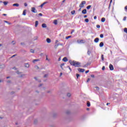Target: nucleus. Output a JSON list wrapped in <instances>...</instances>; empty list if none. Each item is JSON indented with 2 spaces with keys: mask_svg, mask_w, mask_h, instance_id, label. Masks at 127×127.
Returning <instances> with one entry per match:
<instances>
[{
  "mask_svg": "<svg viewBox=\"0 0 127 127\" xmlns=\"http://www.w3.org/2000/svg\"><path fill=\"white\" fill-rule=\"evenodd\" d=\"M123 20L125 21L126 20H127V17H124V18H123Z\"/></svg>",
  "mask_w": 127,
  "mask_h": 127,
  "instance_id": "obj_39",
  "label": "nucleus"
},
{
  "mask_svg": "<svg viewBox=\"0 0 127 127\" xmlns=\"http://www.w3.org/2000/svg\"><path fill=\"white\" fill-rule=\"evenodd\" d=\"M101 60L104 61V55H101Z\"/></svg>",
  "mask_w": 127,
  "mask_h": 127,
  "instance_id": "obj_29",
  "label": "nucleus"
},
{
  "mask_svg": "<svg viewBox=\"0 0 127 127\" xmlns=\"http://www.w3.org/2000/svg\"><path fill=\"white\" fill-rule=\"evenodd\" d=\"M46 60H47L48 61H49V60L48 59V57L47 56H46Z\"/></svg>",
  "mask_w": 127,
  "mask_h": 127,
  "instance_id": "obj_44",
  "label": "nucleus"
},
{
  "mask_svg": "<svg viewBox=\"0 0 127 127\" xmlns=\"http://www.w3.org/2000/svg\"><path fill=\"white\" fill-rule=\"evenodd\" d=\"M100 47H103L104 46V43L103 42H101L99 44Z\"/></svg>",
  "mask_w": 127,
  "mask_h": 127,
  "instance_id": "obj_16",
  "label": "nucleus"
},
{
  "mask_svg": "<svg viewBox=\"0 0 127 127\" xmlns=\"http://www.w3.org/2000/svg\"><path fill=\"white\" fill-rule=\"evenodd\" d=\"M47 76H48L47 74H45V75H44V78H46V77H47Z\"/></svg>",
  "mask_w": 127,
  "mask_h": 127,
  "instance_id": "obj_51",
  "label": "nucleus"
},
{
  "mask_svg": "<svg viewBox=\"0 0 127 127\" xmlns=\"http://www.w3.org/2000/svg\"><path fill=\"white\" fill-rule=\"evenodd\" d=\"M124 32H125V33H127V28H124Z\"/></svg>",
  "mask_w": 127,
  "mask_h": 127,
  "instance_id": "obj_25",
  "label": "nucleus"
},
{
  "mask_svg": "<svg viewBox=\"0 0 127 127\" xmlns=\"http://www.w3.org/2000/svg\"><path fill=\"white\" fill-rule=\"evenodd\" d=\"M89 72H90V70H86V71H85V73H86V74H87V73H89Z\"/></svg>",
  "mask_w": 127,
  "mask_h": 127,
  "instance_id": "obj_42",
  "label": "nucleus"
},
{
  "mask_svg": "<svg viewBox=\"0 0 127 127\" xmlns=\"http://www.w3.org/2000/svg\"><path fill=\"white\" fill-rule=\"evenodd\" d=\"M63 61H64V62H67V61H68V59H67L66 57H64L63 59Z\"/></svg>",
  "mask_w": 127,
  "mask_h": 127,
  "instance_id": "obj_11",
  "label": "nucleus"
},
{
  "mask_svg": "<svg viewBox=\"0 0 127 127\" xmlns=\"http://www.w3.org/2000/svg\"><path fill=\"white\" fill-rule=\"evenodd\" d=\"M7 83H10V81H7Z\"/></svg>",
  "mask_w": 127,
  "mask_h": 127,
  "instance_id": "obj_61",
  "label": "nucleus"
},
{
  "mask_svg": "<svg viewBox=\"0 0 127 127\" xmlns=\"http://www.w3.org/2000/svg\"><path fill=\"white\" fill-rule=\"evenodd\" d=\"M76 77H77V79H78L79 77H80V74L76 73Z\"/></svg>",
  "mask_w": 127,
  "mask_h": 127,
  "instance_id": "obj_32",
  "label": "nucleus"
},
{
  "mask_svg": "<svg viewBox=\"0 0 127 127\" xmlns=\"http://www.w3.org/2000/svg\"><path fill=\"white\" fill-rule=\"evenodd\" d=\"M112 2H113V0H110V4H109V8H110V7H111V4H112Z\"/></svg>",
  "mask_w": 127,
  "mask_h": 127,
  "instance_id": "obj_28",
  "label": "nucleus"
},
{
  "mask_svg": "<svg viewBox=\"0 0 127 127\" xmlns=\"http://www.w3.org/2000/svg\"><path fill=\"white\" fill-rule=\"evenodd\" d=\"M81 10V8L79 9V11H80Z\"/></svg>",
  "mask_w": 127,
  "mask_h": 127,
  "instance_id": "obj_64",
  "label": "nucleus"
},
{
  "mask_svg": "<svg viewBox=\"0 0 127 127\" xmlns=\"http://www.w3.org/2000/svg\"><path fill=\"white\" fill-rule=\"evenodd\" d=\"M3 15L4 16H6V14H3Z\"/></svg>",
  "mask_w": 127,
  "mask_h": 127,
  "instance_id": "obj_57",
  "label": "nucleus"
},
{
  "mask_svg": "<svg viewBox=\"0 0 127 127\" xmlns=\"http://www.w3.org/2000/svg\"><path fill=\"white\" fill-rule=\"evenodd\" d=\"M62 75H63V73L62 72H61V73H60V76L61 77V76H62Z\"/></svg>",
  "mask_w": 127,
  "mask_h": 127,
  "instance_id": "obj_50",
  "label": "nucleus"
},
{
  "mask_svg": "<svg viewBox=\"0 0 127 127\" xmlns=\"http://www.w3.org/2000/svg\"><path fill=\"white\" fill-rule=\"evenodd\" d=\"M75 12H76V11H75V10H73V11H71V13L72 15L75 14Z\"/></svg>",
  "mask_w": 127,
  "mask_h": 127,
  "instance_id": "obj_22",
  "label": "nucleus"
},
{
  "mask_svg": "<svg viewBox=\"0 0 127 127\" xmlns=\"http://www.w3.org/2000/svg\"><path fill=\"white\" fill-rule=\"evenodd\" d=\"M86 3V1H82L81 3L79 4V7L82 8V7H84V4Z\"/></svg>",
  "mask_w": 127,
  "mask_h": 127,
  "instance_id": "obj_2",
  "label": "nucleus"
},
{
  "mask_svg": "<svg viewBox=\"0 0 127 127\" xmlns=\"http://www.w3.org/2000/svg\"><path fill=\"white\" fill-rule=\"evenodd\" d=\"M15 56H16V55H13V56L11 57V58H12V57H15Z\"/></svg>",
  "mask_w": 127,
  "mask_h": 127,
  "instance_id": "obj_49",
  "label": "nucleus"
},
{
  "mask_svg": "<svg viewBox=\"0 0 127 127\" xmlns=\"http://www.w3.org/2000/svg\"><path fill=\"white\" fill-rule=\"evenodd\" d=\"M75 30H72L71 32V34H72V33H73V32H74Z\"/></svg>",
  "mask_w": 127,
  "mask_h": 127,
  "instance_id": "obj_45",
  "label": "nucleus"
},
{
  "mask_svg": "<svg viewBox=\"0 0 127 127\" xmlns=\"http://www.w3.org/2000/svg\"><path fill=\"white\" fill-rule=\"evenodd\" d=\"M31 11L32 12H34V13H36L37 12V11L36 10V9H35V7H32Z\"/></svg>",
  "mask_w": 127,
  "mask_h": 127,
  "instance_id": "obj_3",
  "label": "nucleus"
},
{
  "mask_svg": "<svg viewBox=\"0 0 127 127\" xmlns=\"http://www.w3.org/2000/svg\"><path fill=\"white\" fill-rule=\"evenodd\" d=\"M125 11H126V12H127V6H125Z\"/></svg>",
  "mask_w": 127,
  "mask_h": 127,
  "instance_id": "obj_33",
  "label": "nucleus"
},
{
  "mask_svg": "<svg viewBox=\"0 0 127 127\" xmlns=\"http://www.w3.org/2000/svg\"><path fill=\"white\" fill-rule=\"evenodd\" d=\"M96 27H97V28H100V27H101V26H100V25H96Z\"/></svg>",
  "mask_w": 127,
  "mask_h": 127,
  "instance_id": "obj_38",
  "label": "nucleus"
},
{
  "mask_svg": "<svg viewBox=\"0 0 127 127\" xmlns=\"http://www.w3.org/2000/svg\"><path fill=\"white\" fill-rule=\"evenodd\" d=\"M47 43H51V40L49 38L47 39Z\"/></svg>",
  "mask_w": 127,
  "mask_h": 127,
  "instance_id": "obj_12",
  "label": "nucleus"
},
{
  "mask_svg": "<svg viewBox=\"0 0 127 127\" xmlns=\"http://www.w3.org/2000/svg\"><path fill=\"white\" fill-rule=\"evenodd\" d=\"M4 22H5L6 23H7V24H9V25L11 24V23H9V22H8V21H4Z\"/></svg>",
  "mask_w": 127,
  "mask_h": 127,
  "instance_id": "obj_30",
  "label": "nucleus"
},
{
  "mask_svg": "<svg viewBox=\"0 0 127 127\" xmlns=\"http://www.w3.org/2000/svg\"><path fill=\"white\" fill-rule=\"evenodd\" d=\"M65 1H66V0H64L63 1V2H65Z\"/></svg>",
  "mask_w": 127,
  "mask_h": 127,
  "instance_id": "obj_59",
  "label": "nucleus"
},
{
  "mask_svg": "<svg viewBox=\"0 0 127 127\" xmlns=\"http://www.w3.org/2000/svg\"><path fill=\"white\" fill-rule=\"evenodd\" d=\"M35 27H37V26H38V21H35Z\"/></svg>",
  "mask_w": 127,
  "mask_h": 127,
  "instance_id": "obj_15",
  "label": "nucleus"
},
{
  "mask_svg": "<svg viewBox=\"0 0 127 127\" xmlns=\"http://www.w3.org/2000/svg\"><path fill=\"white\" fill-rule=\"evenodd\" d=\"M82 13H83V14H86V13H87V10L86 9H83L82 11Z\"/></svg>",
  "mask_w": 127,
  "mask_h": 127,
  "instance_id": "obj_9",
  "label": "nucleus"
},
{
  "mask_svg": "<svg viewBox=\"0 0 127 127\" xmlns=\"http://www.w3.org/2000/svg\"><path fill=\"white\" fill-rule=\"evenodd\" d=\"M46 3H48V1H46L44 2V3H43L41 5H40V7L42 8L43 7V6L44 5V4H46Z\"/></svg>",
  "mask_w": 127,
  "mask_h": 127,
  "instance_id": "obj_7",
  "label": "nucleus"
},
{
  "mask_svg": "<svg viewBox=\"0 0 127 127\" xmlns=\"http://www.w3.org/2000/svg\"><path fill=\"white\" fill-rule=\"evenodd\" d=\"M89 81H90V78H88L87 82H89Z\"/></svg>",
  "mask_w": 127,
  "mask_h": 127,
  "instance_id": "obj_54",
  "label": "nucleus"
},
{
  "mask_svg": "<svg viewBox=\"0 0 127 127\" xmlns=\"http://www.w3.org/2000/svg\"><path fill=\"white\" fill-rule=\"evenodd\" d=\"M106 21V18L105 17H103L101 18V22H105Z\"/></svg>",
  "mask_w": 127,
  "mask_h": 127,
  "instance_id": "obj_13",
  "label": "nucleus"
},
{
  "mask_svg": "<svg viewBox=\"0 0 127 127\" xmlns=\"http://www.w3.org/2000/svg\"><path fill=\"white\" fill-rule=\"evenodd\" d=\"M68 68L70 70V71H72V69H71V67H70V66H68Z\"/></svg>",
  "mask_w": 127,
  "mask_h": 127,
  "instance_id": "obj_47",
  "label": "nucleus"
},
{
  "mask_svg": "<svg viewBox=\"0 0 127 127\" xmlns=\"http://www.w3.org/2000/svg\"><path fill=\"white\" fill-rule=\"evenodd\" d=\"M1 46H2V45L1 44H0V47Z\"/></svg>",
  "mask_w": 127,
  "mask_h": 127,
  "instance_id": "obj_62",
  "label": "nucleus"
},
{
  "mask_svg": "<svg viewBox=\"0 0 127 127\" xmlns=\"http://www.w3.org/2000/svg\"><path fill=\"white\" fill-rule=\"evenodd\" d=\"M77 41L78 43H85L84 42V40H77Z\"/></svg>",
  "mask_w": 127,
  "mask_h": 127,
  "instance_id": "obj_6",
  "label": "nucleus"
},
{
  "mask_svg": "<svg viewBox=\"0 0 127 127\" xmlns=\"http://www.w3.org/2000/svg\"><path fill=\"white\" fill-rule=\"evenodd\" d=\"M99 38H96L94 39V42H95V43H98V42H99Z\"/></svg>",
  "mask_w": 127,
  "mask_h": 127,
  "instance_id": "obj_10",
  "label": "nucleus"
},
{
  "mask_svg": "<svg viewBox=\"0 0 127 127\" xmlns=\"http://www.w3.org/2000/svg\"><path fill=\"white\" fill-rule=\"evenodd\" d=\"M3 3H4V5H6V4H7L8 3V2H7V1H4V2H3Z\"/></svg>",
  "mask_w": 127,
  "mask_h": 127,
  "instance_id": "obj_27",
  "label": "nucleus"
},
{
  "mask_svg": "<svg viewBox=\"0 0 127 127\" xmlns=\"http://www.w3.org/2000/svg\"><path fill=\"white\" fill-rule=\"evenodd\" d=\"M12 43H13V44H15V42L14 41H12Z\"/></svg>",
  "mask_w": 127,
  "mask_h": 127,
  "instance_id": "obj_53",
  "label": "nucleus"
},
{
  "mask_svg": "<svg viewBox=\"0 0 127 127\" xmlns=\"http://www.w3.org/2000/svg\"><path fill=\"white\" fill-rule=\"evenodd\" d=\"M38 61H39V60H38V59L34 60H33V63H35L37 62Z\"/></svg>",
  "mask_w": 127,
  "mask_h": 127,
  "instance_id": "obj_18",
  "label": "nucleus"
},
{
  "mask_svg": "<svg viewBox=\"0 0 127 127\" xmlns=\"http://www.w3.org/2000/svg\"><path fill=\"white\" fill-rule=\"evenodd\" d=\"M87 107H90L91 103H90V102H88L87 103Z\"/></svg>",
  "mask_w": 127,
  "mask_h": 127,
  "instance_id": "obj_24",
  "label": "nucleus"
},
{
  "mask_svg": "<svg viewBox=\"0 0 127 127\" xmlns=\"http://www.w3.org/2000/svg\"><path fill=\"white\" fill-rule=\"evenodd\" d=\"M24 6H27V3H24Z\"/></svg>",
  "mask_w": 127,
  "mask_h": 127,
  "instance_id": "obj_46",
  "label": "nucleus"
},
{
  "mask_svg": "<svg viewBox=\"0 0 127 127\" xmlns=\"http://www.w3.org/2000/svg\"><path fill=\"white\" fill-rule=\"evenodd\" d=\"M58 46H59V45H55V48L56 49H57V47H58Z\"/></svg>",
  "mask_w": 127,
  "mask_h": 127,
  "instance_id": "obj_40",
  "label": "nucleus"
},
{
  "mask_svg": "<svg viewBox=\"0 0 127 127\" xmlns=\"http://www.w3.org/2000/svg\"><path fill=\"white\" fill-rule=\"evenodd\" d=\"M91 7H92V6L91 5H89L87 6L86 8H87V9H90V8H91Z\"/></svg>",
  "mask_w": 127,
  "mask_h": 127,
  "instance_id": "obj_21",
  "label": "nucleus"
},
{
  "mask_svg": "<svg viewBox=\"0 0 127 127\" xmlns=\"http://www.w3.org/2000/svg\"><path fill=\"white\" fill-rule=\"evenodd\" d=\"M94 19H97V16H95L94 17Z\"/></svg>",
  "mask_w": 127,
  "mask_h": 127,
  "instance_id": "obj_48",
  "label": "nucleus"
},
{
  "mask_svg": "<svg viewBox=\"0 0 127 127\" xmlns=\"http://www.w3.org/2000/svg\"><path fill=\"white\" fill-rule=\"evenodd\" d=\"M30 52H31V53H34V50L31 49V50H30Z\"/></svg>",
  "mask_w": 127,
  "mask_h": 127,
  "instance_id": "obj_31",
  "label": "nucleus"
},
{
  "mask_svg": "<svg viewBox=\"0 0 127 127\" xmlns=\"http://www.w3.org/2000/svg\"><path fill=\"white\" fill-rule=\"evenodd\" d=\"M69 63L70 65L74 66V67H81V63L79 62L69 61Z\"/></svg>",
  "mask_w": 127,
  "mask_h": 127,
  "instance_id": "obj_1",
  "label": "nucleus"
},
{
  "mask_svg": "<svg viewBox=\"0 0 127 127\" xmlns=\"http://www.w3.org/2000/svg\"><path fill=\"white\" fill-rule=\"evenodd\" d=\"M84 18H86L87 17V15H84Z\"/></svg>",
  "mask_w": 127,
  "mask_h": 127,
  "instance_id": "obj_56",
  "label": "nucleus"
},
{
  "mask_svg": "<svg viewBox=\"0 0 127 127\" xmlns=\"http://www.w3.org/2000/svg\"><path fill=\"white\" fill-rule=\"evenodd\" d=\"M67 96L68 97H71V94L70 93H67Z\"/></svg>",
  "mask_w": 127,
  "mask_h": 127,
  "instance_id": "obj_35",
  "label": "nucleus"
},
{
  "mask_svg": "<svg viewBox=\"0 0 127 127\" xmlns=\"http://www.w3.org/2000/svg\"><path fill=\"white\" fill-rule=\"evenodd\" d=\"M109 68L111 71H113V70H114V66L113 65V64H110L109 65Z\"/></svg>",
  "mask_w": 127,
  "mask_h": 127,
  "instance_id": "obj_4",
  "label": "nucleus"
},
{
  "mask_svg": "<svg viewBox=\"0 0 127 127\" xmlns=\"http://www.w3.org/2000/svg\"><path fill=\"white\" fill-rule=\"evenodd\" d=\"M42 27L43 28H46V27H47V25H46V24L43 23V24H42Z\"/></svg>",
  "mask_w": 127,
  "mask_h": 127,
  "instance_id": "obj_8",
  "label": "nucleus"
},
{
  "mask_svg": "<svg viewBox=\"0 0 127 127\" xmlns=\"http://www.w3.org/2000/svg\"><path fill=\"white\" fill-rule=\"evenodd\" d=\"M71 37H72L71 36H67L65 37V39H69V38H71Z\"/></svg>",
  "mask_w": 127,
  "mask_h": 127,
  "instance_id": "obj_26",
  "label": "nucleus"
},
{
  "mask_svg": "<svg viewBox=\"0 0 127 127\" xmlns=\"http://www.w3.org/2000/svg\"><path fill=\"white\" fill-rule=\"evenodd\" d=\"M23 15H26V9H25L23 11Z\"/></svg>",
  "mask_w": 127,
  "mask_h": 127,
  "instance_id": "obj_14",
  "label": "nucleus"
},
{
  "mask_svg": "<svg viewBox=\"0 0 127 127\" xmlns=\"http://www.w3.org/2000/svg\"><path fill=\"white\" fill-rule=\"evenodd\" d=\"M105 69H106V67H105V66H103L102 67V70H103V71H104V70H105Z\"/></svg>",
  "mask_w": 127,
  "mask_h": 127,
  "instance_id": "obj_41",
  "label": "nucleus"
},
{
  "mask_svg": "<svg viewBox=\"0 0 127 127\" xmlns=\"http://www.w3.org/2000/svg\"><path fill=\"white\" fill-rule=\"evenodd\" d=\"M21 45H23V43H21Z\"/></svg>",
  "mask_w": 127,
  "mask_h": 127,
  "instance_id": "obj_63",
  "label": "nucleus"
},
{
  "mask_svg": "<svg viewBox=\"0 0 127 127\" xmlns=\"http://www.w3.org/2000/svg\"><path fill=\"white\" fill-rule=\"evenodd\" d=\"M64 65H65V64H64V63H62L61 64V67L62 68V69H63V66H64Z\"/></svg>",
  "mask_w": 127,
  "mask_h": 127,
  "instance_id": "obj_20",
  "label": "nucleus"
},
{
  "mask_svg": "<svg viewBox=\"0 0 127 127\" xmlns=\"http://www.w3.org/2000/svg\"><path fill=\"white\" fill-rule=\"evenodd\" d=\"M39 15H40V16H42V13H39Z\"/></svg>",
  "mask_w": 127,
  "mask_h": 127,
  "instance_id": "obj_52",
  "label": "nucleus"
},
{
  "mask_svg": "<svg viewBox=\"0 0 127 127\" xmlns=\"http://www.w3.org/2000/svg\"><path fill=\"white\" fill-rule=\"evenodd\" d=\"M110 104H111V103H107L106 105H107V106H109V105H110Z\"/></svg>",
  "mask_w": 127,
  "mask_h": 127,
  "instance_id": "obj_55",
  "label": "nucleus"
},
{
  "mask_svg": "<svg viewBox=\"0 0 127 127\" xmlns=\"http://www.w3.org/2000/svg\"><path fill=\"white\" fill-rule=\"evenodd\" d=\"M100 36L101 38H104V35L103 34H100Z\"/></svg>",
  "mask_w": 127,
  "mask_h": 127,
  "instance_id": "obj_36",
  "label": "nucleus"
},
{
  "mask_svg": "<svg viewBox=\"0 0 127 127\" xmlns=\"http://www.w3.org/2000/svg\"><path fill=\"white\" fill-rule=\"evenodd\" d=\"M91 77H92V78H95V75L94 74H92Z\"/></svg>",
  "mask_w": 127,
  "mask_h": 127,
  "instance_id": "obj_43",
  "label": "nucleus"
},
{
  "mask_svg": "<svg viewBox=\"0 0 127 127\" xmlns=\"http://www.w3.org/2000/svg\"><path fill=\"white\" fill-rule=\"evenodd\" d=\"M78 71H79L80 73H83L85 71V69L83 68H78Z\"/></svg>",
  "mask_w": 127,
  "mask_h": 127,
  "instance_id": "obj_5",
  "label": "nucleus"
},
{
  "mask_svg": "<svg viewBox=\"0 0 127 127\" xmlns=\"http://www.w3.org/2000/svg\"><path fill=\"white\" fill-rule=\"evenodd\" d=\"M9 78H10V77H9V76H7V77H6V79H9Z\"/></svg>",
  "mask_w": 127,
  "mask_h": 127,
  "instance_id": "obj_58",
  "label": "nucleus"
},
{
  "mask_svg": "<svg viewBox=\"0 0 127 127\" xmlns=\"http://www.w3.org/2000/svg\"><path fill=\"white\" fill-rule=\"evenodd\" d=\"M13 6H19V4L18 3H14L13 4Z\"/></svg>",
  "mask_w": 127,
  "mask_h": 127,
  "instance_id": "obj_19",
  "label": "nucleus"
},
{
  "mask_svg": "<svg viewBox=\"0 0 127 127\" xmlns=\"http://www.w3.org/2000/svg\"><path fill=\"white\" fill-rule=\"evenodd\" d=\"M41 86H42V84H40L39 86V87H41Z\"/></svg>",
  "mask_w": 127,
  "mask_h": 127,
  "instance_id": "obj_60",
  "label": "nucleus"
},
{
  "mask_svg": "<svg viewBox=\"0 0 127 127\" xmlns=\"http://www.w3.org/2000/svg\"><path fill=\"white\" fill-rule=\"evenodd\" d=\"M87 54H88V55H90L91 54V51H88V52H87Z\"/></svg>",
  "mask_w": 127,
  "mask_h": 127,
  "instance_id": "obj_37",
  "label": "nucleus"
},
{
  "mask_svg": "<svg viewBox=\"0 0 127 127\" xmlns=\"http://www.w3.org/2000/svg\"><path fill=\"white\" fill-rule=\"evenodd\" d=\"M25 67H26V68H29V64H25Z\"/></svg>",
  "mask_w": 127,
  "mask_h": 127,
  "instance_id": "obj_17",
  "label": "nucleus"
},
{
  "mask_svg": "<svg viewBox=\"0 0 127 127\" xmlns=\"http://www.w3.org/2000/svg\"><path fill=\"white\" fill-rule=\"evenodd\" d=\"M85 22H89V19L87 18L85 19Z\"/></svg>",
  "mask_w": 127,
  "mask_h": 127,
  "instance_id": "obj_34",
  "label": "nucleus"
},
{
  "mask_svg": "<svg viewBox=\"0 0 127 127\" xmlns=\"http://www.w3.org/2000/svg\"><path fill=\"white\" fill-rule=\"evenodd\" d=\"M54 24H55L56 25H57V20H55L54 21Z\"/></svg>",
  "mask_w": 127,
  "mask_h": 127,
  "instance_id": "obj_23",
  "label": "nucleus"
}]
</instances>
